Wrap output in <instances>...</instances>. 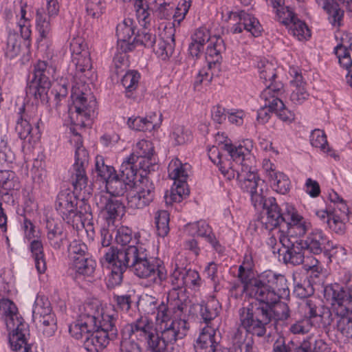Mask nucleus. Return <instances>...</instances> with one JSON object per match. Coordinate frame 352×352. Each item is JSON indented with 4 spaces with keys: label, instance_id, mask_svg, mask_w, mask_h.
<instances>
[{
    "label": "nucleus",
    "instance_id": "obj_10",
    "mask_svg": "<svg viewBox=\"0 0 352 352\" xmlns=\"http://www.w3.org/2000/svg\"><path fill=\"white\" fill-rule=\"evenodd\" d=\"M191 39L204 47L206 43L210 42L206 52L209 69L220 63L222 59L221 54L226 51L224 41L220 36H210L207 28H200L195 31Z\"/></svg>",
    "mask_w": 352,
    "mask_h": 352
},
{
    "label": "nucleus",
    "instance_id": "obj_18",
    "mask_svg": "<svg viewBox=\"0 0 352 352\" xmlns=\"http://www.w3.org/2000/svg\"><path fill=\"white\" fill-rule=\"evenodd\" d=\"M188 329V322L184 319L175 320L170 324H166L164 329L159 331L161 349L166 351L169 344L184 338Z\"/></svg>",
    "mask_w": 352,
    "mask_h": 352
},
{
    "label": "nucleus",
    "instance_id": "obj_44",
    "mask_svg": "<svg viewBox=\"0 0 352 352\" xmlns=\"http://www.w3.org/2000/svg\"><path fill=\"white\" fill-rule=\"evenodd\" d=\"M153 155V148L151 144L147 141L139 142L136 145L135 153L130 155L128 158L133 157V168L137 169L136 161L142 159H150Z\"/></svg>",
    "mask_w": 352,
    "mask_h": 352
},
{
    "label": "nucleus",
    "instance_id": "obj_1",
    "mask_svg": "<svg viewBox=\"0 0 352 352\" xmlns=\"http://www.w3.org/2000/svg\"><path fill=\"white\" fill-rule=\"evenodd\" d=\"M250 296L256 302L239 309L240 327L247 333L262 338L272 322L275 305L289 296L287 280L281 274L266 270L250 283Z\"/></svg>",
    "mask_w": 352,
    "mask_h": 352
},
{
    "label": "nucleus",
    "instance_id": "obj_52",
    "mask_svg": "<svg viewBox=\"0 0 352 352\" xmlns=\"http://www.w3.org/2000/svg\"><path fill=\"white\" fill-rule=\"evenodd\" d=\"M132 230L127 227H122L116 230V241L122 247H127L128 245H135L136 239H133ZM137 245H140L138 244Z\"/></svg>",
    "mask_w": 352,
    "mask_h": 352
},
{
    "label": "nucleus",
    "instance_id": "obj_24",
    "mask_svg": "<svg viewBox=\"0 0 352 352\" xmlns=\"http://www.w3.org/2000/svg\"><path fill=\"white\" fill-rule=\"evenodd\" d=\"M155 327L154 322L147 318L140 317L134 322L126 324L121 331L122 337L134 336L137 341Z\"/></svg>",
    "mask_w": 352,
    "mask_h": 352
},
{
    "label": "nucleus",
    "instance_id": "obj_35",
    "mask_svg": "<svg viewBox=\"0 0 352 352\" xmlns=\"http://www.w3.org/2000/svg\"><path fill=\"white\" fill-rule=\"evenodd\" d=\"M19 188V178L14 171L0 170V192L8 194L9 191Z\"/></svg>",
    "mask_w": 352,
    "mask_h": 352
},
{
    "label": "nucleus",
    "instance_id": "obj_34",
    "mask_svg": "<svg viewBox=\"0 0 352 352\" xmlns=\"http://www.w3.org/2000/svg\"><path fill=\"white\" fill-rule=\"evenodd\" d=\"M290 82L293 86V90L290 96L291 101L295 104H302L304 101L307 100L309 94L304 87L302 74L296 72L294 79L291 80Z\"/></svg>",
    "mask_w": 352,
    "mask_h": 352
},
{
    "label": "nucleus",
    "instance_id": "obj_48",
    "mask_svg": "<svg viewBox=\"0 0 352 352\" xmlns=\"http://www.w3.org/2000/svg\"><path fill=\"white\" fill-rule=\"evenodd\" d=\"M50 314H54V313H52L48 300L47 298L45 300L43 298L37 299L32 310L33 320L35 321Z\"/></svg>",
    "mask_w": 352,
    "mask_h": 352
},
{
    "label": "nucleus",
    "instance_id": "obj_59",
    "mask_svg": "<svg viewBox=\"0 0 352 352\" xmlns=\"http://www.w3.org/2000/svg\"><path fill=\"white\" fill-rule=\"evenodd\" d=\"M310 143L313 146L320 148L322 151L326 149V146H328L326 135L323 131L320 129H315L311 132Z\"/></svg>",
    "mask_w": 352,
    "mask_h": 352
},
{
    "label": "nucleus",
    "instance_id": "obj_20",
    "mask_svg": "<svg viewBox=\"0 0 352 352\" xmlns=\"http://www.w3.org/2000/svg\"><path fill=\"white\" fill-rule=\"evenodd\" d=\"M221 334L213 328L207 327L203 329L197 340L196 347L207 349L210 347L212 352H236L232 348L230 350L221 343Z\"/></svg>",
    "mask_w": 352,
    "mask_h": 352
},
{
    "label": "nucleus",
    "instance_id": "obj_39",
    "mask_svg": "<svg viewBox=\"0 0 352 352\" xmlns=\"http://www.w3.org/2000/svg\"><path fill=\"white\" fill-rule=\"evenodd\" d=\"M257 67L259 71L260 78L264 80L265 85L279 82L276 80L277 78L275 72L276 68L272 63L263 58L258 62Z\"/></svg>",
    "mask_w": 352,
    "mask_h": 352
},
{
    "label": "nucleus",
    "instance_id": "obj_49",
    "mask_svg": "<svg viewBox=\"0 0 352 352\" xmlns=\"http://www.w3.org/2000/svg\"><path fill=\"white\" fill-rule=\"evenodd\" d=\"M169 214L166 210H160L155 216L157 234L164 237L169 232Z\"/></svg>",
    "mask_w": 352,
    "mask_h": 352
},
{
    "label": "nucleus",
    "instance_id": "obj_41",
    "mask_svg": "<svg viewBox=\"0 0 352 352\" xmlns=\"http://www.w3.org/2000/svg\"><path fill=\"white\" fill-rule=\"evenodd\" d=\"M16 120L22 122H29L31 125H36L37 129H39V124L41 120L38 116L36 108L31 107L30 108H26L25 104L20 107L16 112Z\"/></svg>",
    "mask_w": 352,
    "mask_h": 352
},
{
    "label": "nucleus",
    "instance_id": "obj_16",
    "mask_svg": "<svg viewBox=\"0 0 352 352\" xmlns=\"http://www.w3.org/2000/svg\"><path fill=\"white\" fill-rule=\"evenodd\" d=\"M71 97L73 104L69 108L70 111H74L78 116L84 117L86 120L94 117L96 109V101L94 96H90L88 100L87 95L83 92V89L74 87Z\"/></svg>",
    "mask_w": 352,
    "mask_h": 352
},
{
    "label": "nucleus",
    "instance_id": "obj_64",
    "mask_svg": "<svg viewBox=\"0 0 352 352\" xmlns=\"http://www.w3.org/2000/svg\"><path fill=\"white\" fill-rule=\"evenodd\" d=\"M294 349V341L282 336H279L273 344V352H292Z\"/></svg>",
    "mask_w": 352,
    "mask_h": 352
},
{
    "label": "nucleus",
    "instance_id": "obj_55",
    "mask_svg": "<svg viewBox=\"0 0 352 352\" xmlns=\"http://www.w3.org/2000/svg\"><path fill=\"white\" fill-rule=\"evenodd\" d=\"M40 325L43 326V332L47 337H51L56 330V319L54 314H50L36 320Z\"/></svg>",
    "mask_w": 352,
    "mask_h": 352
},
{
    "label": "nucleus",
    "instance_id": "obj_4",
    "mask_svg": "<svg viewBox=\"0 0 352 352\" xmlns=\"http://www.w3.org/2000/svg\"><path fill=\"white\" fill-rule=\"evenodd\" d=\"M133 256L130 257L129 266L138 277L146 278L153 277L155 284L161 285L167 278V272L162 265L161 261L150 256L148 250L142 245H133Z\"/></svg>",
    "mask_w": 352,
    "mask_h": 352
},
{
    "label": "nucleus",
    "instance_id": "obj_15",
    "mask_svg": "<svg viewBox=\"0 0 352 352\" xmlns=\"http://www.w3.org/2000/svg\"><path fill=\"white\" fill-rule=\"evenodd\" d=\"M8 342L14 352H44L34 342L31 340L30 330L27 324H19L18 327L9 333Z\"/></svg>",
    "mask_w": 352,
    "mask_h": 352
},
{
    "label": "nucleus",
    "instance_id": "obj_14",
    "mask_svg": "<svg viewBox=\"0 0 352 352\" xmlns=\"http://www.w3.org/2000/svg\"><path fill=\"white\" fill-rule=\"evenodd\" d=\"M78 197L69 190L60 191L56 197L55 208L63 219L74 226L76 219L80 218L82 212L78 210Z\"/></svg>",
    "mask_w": 352,
    "mask_h": 352
},
{
    "label": "nucleus",
    "instance_id": "obj_17",
    "mask_svg": "<svg viewBox=\"0 0 352 352\" xmlns=\"http://www.w3.org/2000/svg\"><path fill=\"white\" fill-rule=\"evenodd\" d=\"M250 195L254 207L256 209L263 208L266 212V217L263 218V221L265 228H266L268 225L271 226L272 224H270V223L274 221V217L281 209L277 204L276 199L273 197L265 198L263 194L262 186L256 190L250 192Z\"/></svg>",
    "mask_w": 352,
    "mask_h": 352
},
{
    "label": "nucleus",
    "instance_id": "obj_12",
    "mask_svg": "<svg viewBox=\"0 0 352 352\" xmlns=\"http://www.w3.org/2000/svg\"><path fill=\"white\" fill-rule=\"evenodd\" d=\"M135 192L127 195L128 204L133 208H143L148 206L155 196V187L150 177L140 173L139 184Z\"/></svg>",
    "mask_w": 352,
    "mask_h": 352
},
{
    "label": "nucleus",
    "instance_id": "obj_32",
    "mask_svg": "<svg viewBox=\"0 0 352 352\" xmlns=\"http://www.w3.org/2000/svg\"><path fill=\"white\" fill-rule=\"evenodd\" d=\"M338 0H322L321 6L328 15L327 19L329 23L336 28L342 25L344 12L340 8Z\"/></svg>",
    "mask_w": 352,
    "mask_h": 352
},
{
    "label": "nucleus",
    "instance_id": "obj_11",
    "mask_svg": "<svg viewBox=\"0 0 352 352\" xmlns=\"http://www.w3.org/2000/svg\"><path fill=\"white\" fill-rule=\"evenodd\" d=\"M101 315V307L96 303H86L78 319L70 325L69 331L76 339L85 338L91 327H96V320Z\"/></svg>",
    "mask_w": 352,
    "mask_h": 352
},
{
    "label": "nucleus",
    "instance_id": "obj_38",
    "mask_svg": "<svg viewBox=\"0 0 352 352\" xmlns=\"http://www.w3.org/2000/svg\"><path fill=\"white\" fill-rule=\"evenodd\" d=\"M269 177L272 188L277 192L285 195L290 189L289 177L281 172L272 170L269 173Z\"/></svg>",
    "mask_w": 352,
    "mask_h": 352
},
{
    "label": "nucleus",
    "instance_id": "obj_46",
    "mask_svg": "<svg viewBox=\"0 0 352 352\" xmlns=\"http://www.w3.org/2000/svg\"><path fill=\"white\" fill-rule=\"evenodd\" d=\"M191 132L184 126L177 125L170 134V139L174 146L184 145L190 141Z\"/></svg>",
    "mask_w": 352,
    "mask_h": 352
},
{
    "label": "nucleus",
    "instance_id": "obj_5",
    "mask_svg": "<svg viewBox=\"0 0 352 352\" xmlns=\"http://www.w3.org/2000/svg\"><path fill=\"white\" fill-rule=\"evenodd\" d=\"M55 72L52 65L47 61L38 60L34 65V69L28 78L26 95L40 100L43 104H47L50 96L49 91L51 87L50 76Z\"/></svg>",
    "mask_w": 352,
    "mask_h": 352
},
{
    "label": "nucleus",
    "instance_id": "obj_33",
    "mask_svg": "<svg viewBox=\"0 0 352 352\" xmlns=\"http://www.w3.org/2000/svg\"><path fill=\"white\" fill-rule=\"evenodd\" d=\"M104 201V210L107 213L106 219L108 224L113 223L115 219L124 213L123 203L117 199L102 197Z\"/></svg>",
    "mask_w": 352,
    "mask_h": 352
},
{
    "label": "nucleus",
    "instance_id": "obj_29",
    "mask_svg": "<svg viewBox=\"0 0 352 352\" xmlns=\"http://www.w3.org/2000/svg\"><path fill=\"white\" fill-rule=\"evenodd\" d=\"M0 309L4 316L5 324L8 329L14 331L20 324H25L22 321V318L19 317L18 309L15 304L8 298H2L0 300Z\"/></svg>",
    "mask_w": 352,
    "mask_h": 352
},
{
    "label": "nucleus",
    "instance_id": "obj_37",
    "mask_svg": "<svg viewBox=\"0 0 352 352\" xmlns=\"http://www.w3.org/2000/svg\"><path fill=\"white\" fill-rule=\"evenodd\" d=\"M30 249L34 259L35 267L39 274L44 273L47 269L43 245L41 241L34 239L31 241Z\"/></svg>",
    "mask_w": 352,
    "mask_h": 352
},
{
    "label": "nucleus",
    "instance_id": "obj_30",
    "mask_svg": "<svg viewBox=\"0 0 352 352\" xmlns=\"http://www.w3.org/2000/svg\"><path fill=\"white\" fill-rule=\"evenodd\" d=\"M236 179L240 182V186L243 191L250 192L263 186L264 181L261 180L256 173L248 169H242L236 173Z\"/></svg>",
    "mask_w": 352,
    "mask_h": 352
},
{
    "label": "nucleus",
    "instance_id": "obj_61",
    "mask_svg": "<svg viewBox=\"0 0 352 352\" xmlns=\"http://www.w3.org/2000/svg\"><path fill=\"white\" fill-rule=\"evenodd\" d=\"M335 53L337 55L339 63L343 67L349 69L352 65V60L351 59L347 47L342 44L338 45L335 47Z\"/></svg>",
    "mask_w": 352,
    "mask_h": 352
},
{
    "label": "nucleus",
    "instance_id": "obj_6",
    "mask_svg": "<svg viewBox=\"0 0 352 352\" xmlns=\"http://www.w3.org/2000/svg\"><path fill=\"white\" fill-rule=\"evenodd\" d=\"M133 245L118 248L113 245L104 252L101 258L103 265L111 270L109 283L112 286L120 285L123 279V273L129 268L130 257L133 256Z\"/></svg>",
    "mask_w": 352,
    "mask_h": 352
},
{
    "label": "nucleus",
    "instance_id": "obj_60",
    "mask_svg": "<svg viewBox=\"0 0 352 352\" xmlns=\"http://www.w3.org/2000/svg\"><path fill=\"white\" fill-rule=\"evenodd\" d=\"M337 316L333 312V307H331V309H330L324 306L318 318V322H320L323 327L333 324L337 327Z\"/></svg>",
    "mask_w": 352,
    "mask_h": 352
},
{
    "label": "nucleus",
    "instance_id": "obj_58",
    "mask_svg": "<svg viewBox=\"0 0 352 352\" xmlns=\"http://www.w3.org/2000/svg\"><path fill=\"white\" fill-rule=\"evenodd\" d=\"M345 220H348V219L340 217L337 210L333 211L332 220L329 221L328 227L335 233L342 235L344 234L346 229L344 223Z\"/></svg>",
    "mask_w": 352,
    "mask_h": 352
},
{
    "label": "nucleus",
    "instance_id": "obj_26",
    "mask_svg": "<svg viewBox=\"0 0 352 352\" xmlns=\"http://www.w3.org/2000/svg\"><path fill=\"white\" fill-rule=\"evenodd\" d=\"M303 241L305 250L313 254L321 256L329 240L321 230L314 229Z\"/></svg>",
    "mask_w": 352,
    "mask_h": 352
},
{
    "label": "nucleus",
    "instance_id": "obj_42",
    "mask_svg": "<svg viewBox=\"0 0 352 352\" xmlns=\"http://www.w3.org/2000/svg\"><path fill=\"white\" fill-rule=\"evenodd\" d=\"M21 47V38L20 36L15 32L9 31L6 47L5 49V54L10 59H12L17 56Z\"/></svg>",
    "mask_w": 352,
    "mask_h": 352
},
{
    "label": "nucleus",
    "instance_id": "obj_63",
    "mask_svg": "<svg viewBox=\"0 0 352 352\" xmlns=\"http://www.w3.org/2000/svg\"><path fill=\"white\" fill-rule=\"evenodd\" d=\"M200 316L206 323H208L218 316V310L210 303L200 305Z\"/></svg>",
    "mask_w": 352,
    "mask_h": 352
},
{
    "label": "nucleus",
    "instance_id": "obj_40",
    "mask_svg": "<svg viewBox=\"0 0 352 352\" xmlns=\"http://www.w3.org/2000/svg\"><path fill=\"white\" fill-rule=\"evenodd\" d=\"M95 173L97 179L106 184L116 171L112 166L105 164L102 156L97 155L95 160Z\"/></svg>",
    "mask_w": 352,
    "mask_h": 352
},
{
    "label": "nucleus",
    "instance_id": "obj_27",
    "mask_svg": "<svg viewBox=\"0 0 352 352\" xmlns=\"http://www.w3.org/2000/svg\"><path fill=\"white\" fill-rule=\"evenodd\" d=\"M132 24V20L125 19L122 23L118 25L116 28L118 43L124 52L134 50L133 40L131 41V36L135 35V28Z\"/></svg>",
    "mask_w": 352,
    "mask_h": 352
},
{
    "label": "nucleus",
    "instance_id": "obj_51",
    "mask_svg": "<svg viewBox=\"0 0 352 352\" xmlns=\"http://www.w3.org/2000/svg\"><path fill=\"white\" fill-rule=\"evenodd\" d=\"M138 341L143 343L146 350L161 349L159 331L156 327Z\"/></svg>",
    "mask_w": 352,
    "mask_h": 352
},
{
    "label": "nucleus",
    "instance_id": "obj_7",
    "mask_svg": "<svg viewBox=\"0 0 352 352\" xmlns=\"http://www.w3.org/2000/svg\"><path fill=\"white\" fill-rule=\"evenodd\" d=\"M265 228L270 231L278 228L280 231L286 232L289 236H302L309 228V223L306 222L303 217L298 214L296 208L289 204H285L284 209H280L274 217V221L270 223Z\"/></svg>",
    "mask_w": 352,
    "mask_h": 352
},
{
    "label": "nucleus",
    "instance_id": "obj_19",
    "mask_svg": "<svg viewBox=\"0 0 352 352\" xmlns=\"http://www.w3.org/2000/svg\"><path fill=\"white\" fill-rule=\"evenodd\" d=\"M47 11L44 8L36 10V24L37 30L42 38H48L51 34V20L59 12V6L57 0H46Z\"/></svg>",
    "mask_w": 352,
    "mask_h": 352
},
{
    "label": "nucleus",
    "instance_id": "obj_47",
    "mask_svg": "<svg viewBox=\"0 0 352 352\" xmlns=\"http://www.w3.org/2000/svg\"><path fill=\"white\" fill-rule=\"evenodd\" d=\"M175 41L174 34H171L167 40H162L158 43V50L156 53L163 60H166L171 56L175 50Z\"/></svg>",
    "mask_w": 352,
    "mask_h": 352
},
{
    "label": "nucleus",
    "instance_id": "obj_13",
    "mask_svg": "<svg viewBox=\"0 0 352 352\" xmlns=\"http://www.w3.org/2000/svg\"><path fill=\"white\" fill-rule=\"evenodd\" d=\"M89 163V154L82 146L80 136L78 137L76 151L75 162L72 166V182L75 190H81L85 188L87 184L88 178L85 169Z\"/></svg>",
    "mask_w": 352,
    "mask_h": 352
},
{
    "label": "nucleus",
    "instance_id": "obj_28",
    "mask_svg": "<svg viewBox=\"0 0 352 352\" xmlns=\"http://www.w3.org/2000/svg\"><path fill=\"white\" fill-rule=\"evenodd\" d=\"M187 229L191 235L197 234L206 238V241L210 243L216 251H221V245L213 234L212 228L205 221L201 220L189 223L187 225Z\"/></svg>",
    "mask_w": 352,
    "mask_h": 352
},
{
    "label": "nucleus",
    "instance_id": "obj_56",
    "mask_svg": "<svg viewBox=\"0 0 352 352\" xmlns=\"http://www.w3.org/2000/svg\"><path fill=\"white\" fill-rule=\"evenodd\" d=\"M104 9L105 3L103 0H88L86 4L87 13L93 19L99 18Z\"/></svg>",
    "mask_w": 352,
    "mask_h": 352
},
{
    "label": "nucleus",
    "instance_id": "obj_50",
    "mask_svg": "<svg viewBox=\"0 0 352 352\" xmlns=\"http://www.w3.org/2000/svg\"><path fill=\"white\" fill-rule=\"evenodd\" d=\"M156 41L155 34L150 33L146 28L138 30L133 38L134 47L135 45H144L146 47H153Z\"/></svg>",
    "mask_w": 352,
    "mask_h": 352
},
{
    "label": "nucleus",
    "instance_id": "obj_62",
    "mask_svg": "<svg viewBox=\"0 0 352 352\" xmlns=\"http://www.w3.org/2000/svg\"><path fill=\"white\" fill-rule=\"evenodd\" d=\"M88 250L87 246L84 243L79 241H72L68 247V254L70 261H77L78 254H83Z\"/></svg>",
    "mask_w": 352,
    "mask_h": 352
},
{
    "label": "nucleus",
    "instance_id": "obj_45",
    "mask_svg": "<svg viewBox=\"0 0 352 352\" xmlns=\"http://www.w3.org/2000/svg\"><path fill=\"white\" fill-rule=\"evenodd\" d=\"M140 78V73L135 70L127 72L122 78L121 83L125 88L126 97H132L133 91L138 87Z\"/></svg>",
    "mask_w": 352,
    "mask_h": 352
},
{
    "label": "nucleus",
    "instance_id": "obj_22",
    "mask_svg": "<svg viewBox=\"0 0 352 352\" xmlns=\"http://www.w3.org/2000/svg\"><path fill=\"white\" fill-rule=\"evenodd\" d=\"M283 84L281 82L269 84L261 94V97L266 102L265 106L268 111L274 112L276 114L285 104L279 96L283 94Z\"/></svg>",
    "mask_w": 352,
    "mask_h": 352
},
{
    "label": "nucleus",
    "instance_id": "obj_23",
    "mask_svg": "<svg viewBox=\"0 0 352 352\" xmlns=\"http://www.w3.org/2000/svg\"><path fill=\"white\" fill-rule=\"evenodd\" d=\"M232 15L234 18L239 19V23L235 24L232 29V32L234 34L241 33L243 32V30H245L251 32L255 37L261 34V26L258 21L252 14L242 10L239 12H234Z\"/></svg>",
    "mask_w": 352,
    "mask_h": 352
},
{
    "label": "nucleus",
    "instance_id": "obj_31",
    "mask_svg": "<svg viewBox=\"0 0 352 352\" xmlns=\"http://www.w3.org/2000/svg\"><path fill=\"white\" fill-rule=\"evenodd\" d=\"M222 138L224 139L223 141L221 140H219V144L221 146V148L227 151L233 161L241 164V170L248 169L250 167L246 163L248 160L247 157L248 155L245 152L243 146H242L241 144L238 146L233 145L227 137L223 138L222 136Z\"/></svg>",
    "mask_w": 352,
    "mask_h": 352
},
{
    "label": "nucleus",
    "instance_id": "obj_3",
    "mask_svg": "<svg viewBox=\"0 0 352 352\" xmlns=\"http://www.w3.org/2000/svg\"><path fill=\"white\" fill-rule=\"evenodd\" d=\"M118 314L103 313L96 320V327H91L85 334L83 346L88 352H100L105 349L110 341L115 340L118 336L117 324Z\"/></svg>",
    "mask_w": 352,
    "mask_h": 352
},
{
    "label": "nucleus",
    "instance_id": "obj_8",
    "mask_svg": "<svg viewBox=\"0 0 352 352\" xmlns=\"http://www.w3.org/2000/svg\"><path fill=\"white\" fill-rule=\"evenodd\" d=\"M133 156L126 158L120 166L119 173H116L105 184L107 192L113 197L123 196L135 185L138 170L133 168Z\"/></svg>",
    "mask_w": 352,
    "mask_h": 352
},
{
    "label": "nucleus",
    "instance_id": "obj_2",
    "mask_svg": "<svg viewBox=\"0 0 352 352\" xmlns=\"http://www.w3.org/2000/svg\"><path fill=\"white\" fill-rule=\"evenodd\" d=\"M324 297L331 302L337 316L338 331L346 338H352V275L347 278L345 287L326 286Z\"/></svg>",
    "mask_w": 352,
    "mask_h": 352
},
{
    "label": "nucleus",
    "instance_id": "obj_36",
    "mask_svg": "<svg viewBox=\"0 0 352 352\" xmlns=\"http://www.w3.org/2000/svg\"><path fill=\"white\" fill-rule=\"evenodd\" d=\"M145 309L144 311L147 314H153L157 313V319L162 320V321H166L169 319V311L167 305L164 302H161L158 304L157 301L154 298L150 296L144 302Z\"/></svg>",
    "mask_w": 352,
    "mask_h": 352
},
{
    "label": "nucleus",
    "instance_id": "obj_9",
    "mask_svg": "<svg viewBox=\"0 0 352 352\" xmlns=\"http://www.w3.org/2000/svg\"><path fill=\"white\" fill-rule=\"evenodd\" d=\"M186 165L178 159L169 164V177L174 180V183L170 193L167 192L164 195L166 205H171L173 202L179 203L184 197L188 195L189 189L186 182L188 173L185 168Z\"/></svg>",
    "mask_w": 352,
    "mask_h": 352
},
{
    "label": "nucleus",
    "instance_id": "obj_53",
    "mask_svg": "<svg viewBox=\"0 0 352 352\" xmlns=\"http://www.w3.org/2000/svg\"><path fill=\"white\" fill-rule=\"evenodd\" d=\"M96 265V261L90 258L83 261L76 262L72 267L77 274L91 276L95 271Z\"/></svg>",
    "mask_w": 352,
    "mask_h": 352
},
{
    "label": "nucleus",
    "instance_id": "obj_43",
    "mask_svg": "<svg viewBox=\"0 0 352 352\" xmlns=\"http://www.w3.org/2000/svg\"><path fill=\"white\" fill-rule=\"evenodd\" d=\"M72 63L76 66V76L81 77V74L87 77V74L92 67L90 53L84 51L82 55L74 56Z\"/></svg>",
    "mask_w": 352,
    "mask_h": 352
},
{
    "label": "nucleus",
    "instance_id": "obj_25",
    "mask_svg": "<svg viewBox=\"0 0 352 352\" xmlns=\"http://www.w3.org/2000/svg\"><path fill=\"white\" fill-rule=\"evenodd\" d=\"M47 230V238L50 245L56 250H59L64 244L67 235L64 233L63 223L58 220L50 218L46 221Z\"/></svg>",
    "mask_w": 352,
    "mask_h": 352
},
{
    "label": "nucleus",
    "instance_id": "obj_57",
    "mask_svg": "<svg viewBox=\"0 0 352 352\" xmlns=\"http://www.w3.org/2000/svg\"><path fill=\"white\" fill-rule=\"evenodd\" d=\"M127 124L130 129L139 131H145L153 127L151 122L147 118L140 116L129 118Z\"/></svg>",
    "mask_w": 352,
    "mask_h": 352
},
{
    "label": "nucleus",
    "instance_id": "obj_54",
    "mask_svg": "<svg viewBox=\"0 0 352 352\" xmlns=\"http://www.w3.org/2000/svg\"><path fill=\"white\" fill-rule=\"evenodd\" d=\"M345 250L340 245H334L333 243L329 240L328 244L324 248L320 258H322L324 263H329L332 261L333 258H336L338 254H345Z\"/></svg>",
    "mask_w": 352,
    "mask_h": 352
},
{
    "label": "nucleus",
    "instance_id": "obj_21",
    "mask_svg": "<svg viewBox=\"0 0 352 352\" xmlns=\"http://www.w3.org/2000/svg\"><path fill=\"white\" fill-rule=\"evenodd\" d=\"M285 252L283 253V262L286 265L293 266L300 265L303 263L305 260L304 241L302 239H296L292 241L289 239H287V243L282 242Z\"/></svg>",
    "mask_w": 352,
    "mask_h": 352
}]
</instances>
